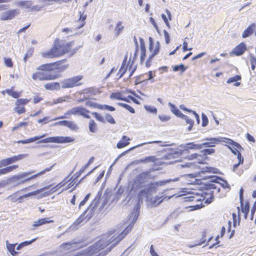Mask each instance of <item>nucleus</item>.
Masks as SVG:
<instances>
[{
  "label": "nucleus",
  "instance_id": "8",
  "mask_svg": "<svg viewBox=\"0 0 256 256\" xmlns=\"http://www.w3.org/2000/svg\"><path fill=\"white\" fill-rule=\"evenodd\" d=\"M66 60H63L52 63L42 64L38 67L36 70L45 72H50L54 70H58L60 71H63L68 67V65L65 64L61 66H60Z\"/></svg>",
  "mask_w": 256,
  "mask_h": 256
},
{
  "label": "nucleus",
  "instance_id": "52",
  "mask_svg": "<svg viewBox=\"0 0 256 256\" xmlns=\"http://www.w3.org/2000/svg\"><path fill=\"white\" fill-rule=\"evenodd\" d=\"M18 192L14 193L13 194L7 197L6 199L10 200L12 202H15L17 201V194Z\"/></svg>",
  "mask_w": 256,
  "mask_h": 256
},
{
  "label": "nucleus",
  "instance_id": "40",
  "mask_svg": "<svg viewBox=\"0 0 256 256\" xmlns=\"http://www.w3.org/2000/svg\"><path fill=\"white\" fill-rule=\"evenodd\" d=\"M146 110L150 112L152 114H156L157 113L158 110L157 108L155 107L152 106H150L145 105L144 106Z\"/></svg>",
  "mask_w": 256,
  "mask_h": 256
},
{
  "label": "nucleus",
  "instance_id": "18",
  "mask_svg": "<svg viewBox=\"0 0 256 256\" xmlns=\"http://www.w3.org/2000/svg\"><path fill=\"white\" fill-rule=\"evenodd\" d=\"M20 13L18 9L9 10L4 12L0 16V19L2 20H7L12 19Z\"/></svg>",
  "mask_w": 256,
  "mask_h": 256
},
{
  "label": "nucleus",
  "instance_id": "44",
  "mask_svg": "<svg viewBox=\"0 0 256 256\" xmlns=\"http://www.w3.org/2000/svg\"><path fill=\"white\" fill-rule=\"evenodd\" d=\"M241 80V76L240 75H236L233 77L229 78L228 80L226 81V82L228 84H230L234 82H236L239 80Z\"/></svg>",
  "mask_w": 256,
  "mask_h": 256
},
{
  "label": "nucleus",
  "instance_id": "41",
  "mask_svg": "<svg viewBox=\"0 0 256 256\" xmlns=\"http://www.w3.org/2000/svg\"><path fill=\"white\" fill-rule=\"evenodd\" d=\"M92 114L94 116V117L98 121L102 122L103 123L106 122L105 118L104 116H102L101 114H99L98 112H94L92 113Z\"/></svg>",
  "mask_w": 256,
  "mask_h": 256
},
{
  "label": "nucleus",
  "instance_id": "31",
  "mask_svg": "<svg viewBox=\"0 0 256 256\" xmlns=\"http://www.w3.org/2000/svg\"><path fill=\"white\" fill-rule=\"evenodd\" d=\"M242 206V212L244 214V218L246 219L248 218V214L250 211V206L248 202H246L244 206Z\"/></svg>",
  "mask_w": 256,
  "mask_h": 256
},
{
  "label": "nucleus",
  "instance_id": "27",
  "mask_svg": "<svg viewBox=\"0 0 256 256\" xmlns=\"http://www.w3.org/2000/svg\"><path fill=\"white\" fill-rule=\"evenodd\" d=\"M68 177L69 176H67L64 180H62V182L58 184L56 186L52 188L50 190V192L52 193H53L54 192H56L58 188H60L66 186V184L70 180V178L68 179Z\"/></svg>",
  "mask_w": 256,
  "mask_h": 256
},
{
  "label": "nucleus",
  "instance_id": "5",
  "mask_svg": "<svg viewBox=\"0 0 256 256\" xmlns=\"http://www.w3.org/2000/svg\"><path fill=\"white\" fill-rule=\"evenodd\" d=\"M100 198L99 194H97L95 198L90 203L87 209L84 211L83 214L74 222V224L76 226H79L84 220H89L94 214L96 208H97Z\"/></svg>",
  "mask_w": 256,
  "mask_h": 256
},
{
  "label": "nucleus",
  "instance_id": "36",
  "mask_svg": "<svg viewBox=\"0 0 256 256\" xmlns=\"http://www.w3.org/2000/svg\"><path fill=\"white\" fill-rule=\"evenodd\" d=\"M156 158L155 156H149L145 158H142L140 161L142 162H155Z\"/></svg>",
  "mask_w": 256,
  "mask_h": 256
},
{
  "label": "nucleus",
  "instance_id": "14",
  "mask_svg": "<svg viewBox=\"0 0 256 256\" xmlns=\"http://www.w3.org/2000/svg\"><path fill=\"white\" fill-rule=\"evenodd\" d=\"M223 140H224V142L231 145V146H228V147L234 155L238 156V153L240 152L239 150H243V148L238 142H236L230 139L224 138H223Z\"/></svg>",
  "mask_w": 256,
  "mask_h": 256
},
{
  "label": "nucleus",
  "instance_id": "43",
  "mask_svg": "<svg viewBox=\"0 0 256 256\" xmlns=\"http://www.w3.org/2000/svg\"><path fill=\"white\" fill-rule=\"evenodd\" d=\"M98 109L104 110H106L109 111L113 112L116 110V108L112 106H110L106 104L102 105L101 104L100 106H99Z\"/></svg>",
  "mask_w": 256,
  "mask_h": 256
},
{
  "label": "nucleus",
  "instance_id": "58",
  "mask_svg": "<svg viewBox=\"0 0 256 256\" xmlns=\"http://www.w3.org/2000/svg\"><path fill=\"white\" fill-rule=\"evenodd\" d=\"M4 64L8 67L12 68L13 66V62L10 58H6L4 59Z\"/></svg>",
  "mask_w": 256,
  "mask_h": 256
},
{
  "label": "nucleus",
  "instance_id": "12",
  "mask_svg": "<svg viewBox=\"0 0 256 256\" xmlns=\"http://www.w3.org/2000/svg\"><path fill=\"white\" fill-rule=\"evenodd\" d=\"M58 76L52 74L50 72H36L32 74V78L34 80H49L57 78Z\"/></svg>",
  "mask_w": 256,
  "mask_h": 256
},
{
  "label": "nucleus",
  "instance_id": "42",
  "mask_svg": "<svg viewBox=\"0 0 256 256\" xmlns=\"http://www.w3.org/2000/svg\"><path fill=\"white\" fill-rule=\"evenodd\" d=\"M110 98L111 99H116L118 100H121L122 99V96L120 92H112L110 96Z\"/></svg>",
  "mask_w": 256,
  "mask_h": 256
},
{
  "label": "nucleus",
  "instance_id": "46",
  "mask_svg": "<svg viewBox=\"0 0 256 256\" xmlns=\"http://www.w3.org/2000/svg\"><path fill=\"white\" fill-rule=\"evenodd\" d=\"M105 118L106 120L112 124H115L116 121L114 120V118L108 113H106L105 114Z\"/></svg>",
  "mask_w": 256,
  "mask_h": 256
},
{
  "label": "nucleus",
  "instance_id": "11",
  "mask_svg": "<svg viewBox=\"0 0 256 256\" xmlns=\"http://www.w3.org/2000/svg\"><path fill=\"white\" fill-rule=\"evenodd\" d=\"M74 139L70 136H52L42 139L38 142V144L40 143H68L73 142Z\"/></svg>",
  "mask_w": 256,
  "mask_h": 256
},
{
  "label": "nucleus",
  "instance_id": "62",
  "mask_svg": "<svg viewBox=\"0 0 256 256\" xmlns=\"http://www.w3.org/2000/svg\"><path fill=\"white\" fill-rule=\"evenodd\" d=\"M38 194H39L38 190H37L34 192H30L28 194H24V198H27L30 197L31 196L36 195Z\"/></svg>",
  "mask_w": 256,
  "mask_h": 256
},
{
  "label": "nucleus",
  "instance_id": "33",
  "mask_svg": "<svg viewBox=\"0 0 256 256\" xmlns=\"http://www.w3.org/2000/svg\"><path fill=\"white\" fill-rule=\"evenodd\" d=\"M84 94L90 93L92 94H96L99 92L98 89L94 87L88 88L84 90Z\"/></svg>",
  "mask_w": 256,
  "mask_h": 256
},
{
  "label": "nucleus",
  "instance_id": "38",
  "mask_svg": "<svg viewBox=\"0 0 256 256\" xmlns=\"http://www.w3.org/2000/svg\"><path fill=\"white\" fill-rule=\"evenodd\" d=\"M17 5L25 8H27L31 6L32 3L30 1H20L18 2Z\"/></svg>",
  "mask_w": 256,
  "mask_h": 256
},
{
  "label": "nucleus",
  "instance_id": "32",
  "mask_svg": "<svg viewBox=\"0 0 256 256\" xmlns=\"http://www.w3.org/2000/svg\"><path fill=\"white\" fill-rule=\"evenodd\" d=\"M124 28V26H122V22L120 21L118 22L115 28V31L116 32V34L117 36H118L120 34L123 30Z\"/></svg>",
  "mask_w": 256,
  "mask_h": 256
},
{
  "label": "nucleus",
  "instance_id": "15",
  "mask_svg": "<svg viewBox=\"0 0 256 256\" xmlns=\"http://www.w3.org/2000/svg\"><path fill=\"white\" fill-rule=\"evenodd\" d=\"M204 140L206 142L200 144L202 146V149L204 147H214L216 146V144H219L220 142H224V140H223V138H206Z\"/></svg>",
  "mask_w": 256,
  "mask_h": 256
},
{
  "label": "nucleus",
  "instance_id": "61",
  "mask_svg": "<svg viewBox=\"0 0 256 256\" xmlns=\"http://www.w3.org/2000/svg\"><path fill=\"white\" fill-rule=\"evenodd\" d=\"M158 118L162 122H167L170 118V117L167 115H159Z\"/></svg>",
  "mask_w": 256,
  "mask_h": 256
},
{
  "label": "nucleus",
  "instance_id": "26",
  "mask_svg": "<svg viewBox=\"0 0 256 256\" xmlns=\"http://www.w3.org/2000/svg\"><path fill=\"white\" fill-rule=\"evenodd\" d=\"M46 136V134H44L40 136H36L34 138H30L26 140H20L18 142V143H20L22 144H29L34 142L36 140H39L42 138H44Z\"/></svg>",
  "mask_w": 256,
  "mask_h": 256
},
{
  "label": "nucleus",
  "instance_id": "30",
  "mask_svg": "<svg viewBox=\"0 0 256 256\" xmlns=\"http://www.w3.org/2000/svg\"><path fill=\"white\" fill-rule=\"evenodd\" d=\"M89 130L91 132L95 133L97 131L96 124L93 120H91L89 122L88 124Z\"/></svg>",
  "mask_w": 256,
  "mask_h": 256
},
{
  "label": "nucleus",
  "instance_id": "45",
  "mask_svg": "<svg viewBox=\"0 0 256 256\" xmlns=\"http://www.w3.org/2000/svg\"><path fill=\"white\" fill-rule=\"evenodd\" d=\"M29 102V100L26 98H20L16 100V104L17 106H19L20 105H25Z\"/></svg>",
  "mask_w": 256,
  "mask_h": 256
},
{
  "label": "nucleus",
  "instance_id": "24",
  "mask_svg": "<svg viewBox=\"0 0 256 256\" xmlns=\"http://www.w3.org/2000/svg\"><path fill=\"white\" fill-rule=\"evenodd\" d=\"M44 88L48 90H59L60 89V84L58 82L48 83L44 85Z\"/></svg>",
  "mask_w": 256,
  "mask_h": 256
},
{
  "label": "nucleus",
  "instance_id": "55",
  "mask_svg": "<svg viewBox=\"0 0 256 256\" xmlns=\"http://www.w3.org/2000/svg\"><path fill=\"white\" fill-rule=\"evenodd\" d=\"M250 62L251 64V68L252 70H254L256 68L255 64H256V58L252 56H250Z\"/></svg>",
  "mask_w": 256,
  "mask_h": 256
},
{
  "label": "nucleus",
  "instance_id": "19",
  "mask_svg": "<svg viewBox=\"0 0 256 256\" xmlns=\"http://www.w3.org/2000/svg\"><path fill=\"white\" fill-rule=\"evenodd\" d=\"M246 50V44L244 42H241L232 50L230 54L236 56H240L243 54Z\"/></svg>",
  "mask_w": 256,
  "mask_h": 256
},
{
  "label": "nucleus",
  "instance_id": "59",
  "mask_svg": "<svg viewBox=\"0 0 256 256\" xmlns=\"http://www.w3.org/2000/svg\"><path fill=\"white\" fill-rule=\"evenodd\" d=\"M14 110L18 114L24 113L26 112V110L24 107H18V106L14 108Z\"/></svg>",
  "mask_w": 256,
  "mask_h": 256
},
{
  "label": "nucleus",
  "instance_id": "50",
  "mask_svg": "<svg viewBox=\"0 0 256 256\" xmlns=\"http://www.w3.org/2000/svg\"><path fill=\"white\" fill-rule=\"evenodd\" d=\"M219 179L223 182V183H220V186L222 187L224 189H228V190H230V187L228 182L222 178H220Z\"/></svg>",
  "mask_w": 256,
  "mask_h": 256
},
{
  "label": "nucleus",
  "instance_id": "56",
  "mask_svg": "<svg viewBox=\"0 0 256 256\" xmlns=\"http://www.w3.org/2000/svg\"><path fill=\"white\" fill-rule=\"evenodd\" d=\"M124 66L125 64H124V62H123L119 70V72H120V74L118 78H121L126 72V69L125 68Z\"/></svg>",
  "mask_w": 256,
  "mask_h": 256
},
{
  "label": "nucleus",
  "instance_id": "16",
  "mask_svg": "<svg viewBox=\"0 0 256 256\" xmlns=\"http://www.w3.org/2000/svg\"><path fill=\"white\" fill-rule=\"evenodd\" d=\"M148 40L150 42L149 50L152 52L150 58H153L159 52L160 43L158 41H157L156 44H154L153 39L152 37H149Z\"/></svg>",
  "mask_w": 256,
  "mask_h": 256
},
{
  "label": "nucleus",
  "instance_id": "54",
  "mask_svg": "<svg viewBox=\"0 0 256 256\" xmlns=\"http://www.w3.org/2000/svg\"><path fill=\"white\" fill-rule=\"evenodd\" d=\"M16 162L20 160H22L28 156V154H20L18 156H14Z\"/></svg>",
  "mask_w": 256,
  "mask_h": 256
},
{
  "label": "nucleus",
  "instance_id": "4",
  "mask_svg": "<svg viewBox=\"0 0 256 256\" xmlns=\"http://www.w3.org/2000/svg\"><path fill=\"white\" fill-rule=\"evenodd\" d=\"M53 166H52L48 168H46L45 170L32 176L30 175L34 173L33 171L22 172L10 178L9 180V182L10 184H13L14 186H16L28 182L32 179L36 178L38 176L44 174L46 172L50 171Z\"/></svg>",
  "mask_w": 256,
  "mask_h": 256
},
{
  "label": "nucleus",
  "instance_id": "17",
  "mask_svg": "<svg viewBox=\"0 0 256 256\" xmlns=\"http://www.w3.org/2000/svg\"><path fill=\"white\" fill-rule=\"evenodd\" d=\"M208 178L210 180V181L212 183L206 185V188L208 190L212 189L216 190L218 192H220V182H218V177L215 176H210Z\"/></svg>",
  "mask_w": 256,
  "mask_h": 256
},
{
  "label": "nucleus",
  "instance_id": "7",
  "mask_svg": "<svg viewBox=\"0 0 256 256\" xmlns=\"http://www.w3.org/2000/svg\"><path fill=\"white\" fill-rule=\"evenodd\" d=\"M202 146L200 144H194L193 142L187 144L184 147L183 150L177 149L173 150L171 152L168 154L166 156L168 159H172L178 158L186 154H188L190 150H201Z\"/></svg>",
  "mask_w": 256,
  "mask_h": 256
},
{
  "label": "nucleus",
  "instance_id": "35",
  "mask_svg": "<svg viewBox=\"0 0 256 256\" xmlns=\"http://www.w3.org/2000/svg\"><path fill=\"white\" fill-rule=\"evenodd\" d=\"M238 163L235 164L233 166V171L235 172L236 169L238 167L240 164H242L244 162V158L242 156L240 152H238Z\"/></svg>",
  "mask_w": 256,
  "mask_h": 256
},
{
  "label": "nucleus",
  "instance_id": "49",
  "mask_svg": "<svg viewBox=\"0 0 256 256\" xmlns=\"http://www.w3.org/2000/svg\"><path fill=\"white\" fill-rule=\"evenodd\" d=\"M215 152V150L213 148H206L201 151V152L203 154L204 156L208 154H212Z\"/></svg>",
  "mask_w": 256,
  "mask_h": 256
},
{
  "label": "nucleus",
  "instance_id": "64",
  "mask_svg": "<svg viewBox=\"0 0 256 256\" xmlns=\"http://www.w3.org/2000/svg\"><path fill=\"white\" fill-rule=\"evenodd\" d=\"M164 33L165 38L166 42V44H168L170 41L169 34L166 30H164Z\"/></svg>",
  "mask_w": 256,
  "mask_h": 256
},
{
  "label": "nucleus",
  "instance_id": "10",
  "mask_svg": "<svg viewBox=\"0 0 256 256\" xmlns=\"http://www.w3.org/2000/svg\"><path fill=\"white\" fill-rule=\"evenodd\" d=\"M214 191L210 190L208 193H206V196H210L209 197L204 198L202 196H199L196 194H192L191 196H186L184 198V200L185 202H201L202 200H205V204H210L214 200Z\"/></svg>",
  "mask_w": 256,
  "mask_h": 256
},
{
  "label": "nucleus",
  "instance_id": "22",
  "mask_svg": "<svg viewBox=\"0 0 256 256\" xmlns=\"http://www.w3.org/2000/svg\"><path fill=\"white\" fill-rule=\"evenodd\" d=\"M130 140V139L127 138L126 136H123L121 140L117 143L116 147L120 149L128 146L130 144L128 141Z\"/></svg>",
  "mask_w": 256,
  "mask_h": 256
},
{
  "label": "nucleus",
  "instance_id": "3",
  "mask_svg": "<svg viewBox=\"0 0 256 256\" xmlns=\"http://www.w3.org/2000/svg\"><path fill=\"white\" fill-rule=\"evenodd\" d=\"M73 45L74 42L65 44L63 40H56L53 47L48 51L42 53V55L45 58H58L68 52Z\"/></svg>",
  "mask_w": 256,
  "mask_h": 256
},
{
  "label": "nucleus",
  "instance_id": "13",
  "mask_svg": "<svg viewBox=\"0 0 256 256\" xmlns=\"http://www.w3.org/2000/svg\"><path fill=\"white\" fill-rule=\"evenodd\" d=\"M86 111V113H88L90 112L86 110L85 108L82 106H76L70 110H68L64 114V116H61L56 118H55L54 120H56L58 119H64L66 118V115H80L83 114L82 112Z\"/></svg>",
  "mask_w": 256,
  "mask_h": 256
},
{
  "label": "nucleus",
  "instance_id": "39",
  "mask_svg": "<svg viewBox=\"0 0 256 256\" xmlns=\"http://www.w3.org/2000/svg\"><path fill=\"white\" fill-rule=\"evenodd\" d=\"M5 92L9 96H12V98H16L20 96V94L16 92H14L11 89L6 90Z\"/></svg>",
  "mask_w": 256,
  "mask_h": 256
},
{
  "label": "nucleus",
  "instance_id": "47",
  "mask_svg": "<svg viewBox=\"0 0 256 256\" xmlns=\"http://www.w3.org/2000/svg\"><path fill=\"white\" fill-rule=\"evenodd\" d=\"M180 118L184 119L186 122L189 124H194V122L193 120L188 118L187 116L184 114H181Z\"/></svg>",
  "mask_w": 256,
  "mask_h": 256
},
{
  "label": "nucleus",
  "instance_id": "60",
  "mask_svg": "<svg viewBox=\"0 0 256 256\" xmlns=\"http://www.w3.org/2000/svg\"><path fill=\"white\" fill-rule=\"evenodd\" d=\"M90 164L88 162L80 171L76 174V178L79 177L84 170L88 168Z\"/></svg>",
  "mask_w": 256,
  "mask_h": 256
},
{
  "label": "nucleus",
  "instance_id": "23",
  "mask_svg": "<svg viewBox=\"0 0 256 256\" xmlns=\"http://www.w3.org/2000/svg\"><path fill=\"white\" fill-rule=\"evenodd\" d=\"M140 46L141 50V54H140V62L142 63L143 61L144 60L146 56V48L145 47L144 42L143 38H140Z\"/></svg>",
  "mask_w": 256,
  "mask_h": 256
},
{
  "label": "nucleus",
  "instance_id": "2",
  "mask_svg": "<svg viewBox=\"0 0 256 256\" xmlns=\"http://www.w3.org/2000/svg\"><path fill=\"white\" fill-rule=\"evenodd\" d=\"M178 178L174 179H168L166 180H160L156 182H151L146 189L141 190L138 193V203L142 202V198H146V201L150 202L152 206H156L161 204L164 198L162 196H156V198H152L153 194L156 192V188L158 186H162L172 182H176Z\"/></svg>",
  "mask_w": 256,
  "mask_h": 256
},
{
  "label": "nucleus",
  "instance_id": "63",
  "mask_svg": "<svg viewBox=\"0 0 256 256\" xmlns=\"http://www.w3.org/2000/svg\"><path fill=\"white\" fill-rule=\"evenodd\" d=\"M16 244H8V242H6V246L8 251L11 252L15 250Z\"/></svg>",
  "mask_w": 256,
  "mask_h": 256
},
{
  "label": "nucleus",
  "instance_id": "34",
  "mask_svg": "<svg viewBox=\"0 0 256 256\" xmlns=\"http://www.w3.org/2000/svg\"><path fill=\"white\" fill-rule=\"evenodd\" d=\"M187 68V67H186L183 64H180V65H176L173 66V70L174 72H178V70H180L181 72H184Z\"/></svg>",
  "mask_w": 256,
  "mask_h": 256
},
{
  "label": "nucleus",
  "instance_id": "9",
  "mask_svg": "<svg viewBox=\"0 0 256 256\" xmlns=\"http://www.w3.org/2000/svg\"><path fill=\"white\" fill-rule=\"evenodd\" d=\"M84 76L81 75L74 76L70 78H66L61 82L60 84L62 88H70L78 86L82 84L81 80Z\"/></svg>",
  "mask_w": 256,
  "mask_h": 256
},
{
  "label": "nucleus",
  "instance_id": "1",
  "mask_svg": "<svg viewBox=\"0 0 256 256\" xmlns=\"http://www.w3.org/2000/svg\"><path fill=\"white\" fill-rule=\"evenodd\" d=\"M134 212H132L130 217L132 218V221L130 226L122 232L120 233L116 230L104 234L102 238L94 245L88 248V254L89 256L94 254L98 252L109 244H111L110 248H108L110 251L112 248L115 246L125 236L131 231L132 225L135 223L139 216L138 206H136Z\"/></svg>",
  "mask_w": 256,
  "mask_h": 256
},
{
  "label": "nucleus",
  "instance_id": "51",
  "mask_svg": "<svg viewBox=\"0 0 256 256\" xmlns=\"http://www.w3.org/2000/svg\"><path fill=\"white\" fill-rule=\"evenodd\" d=\"M90 194H87L86 196L84 197V199L79 204V208L80 209L82 206H84L86 203L88 202V200H89L90 198Z\"/></svg>",
  "mask_w": 256,
  "mask_h": 256
},
{
  "label": "nucleus",
  "instance_id": "48",
  "mask_svg": "<svg viewBox=\"0 0 256 256\" xmlns=\"http://www.w3.org/2000/svg\"><path fill=\"white\" fill-rule=\"evenodd\" d=\"M67 127L69 128L70 130H78V127L76 124L72 121H68Z\"/></svg>",
  "mask_w": 256,
  "mask_h": 256
},
{
  "label": "nucleus",
  "instance_id": "37",
  "mask_svg": "<svg viewBox=\"0 0 256 256\" xmlns=\"http://www.w3.org/2000/svg\"><path fill=\"white\" fill-rule=\"evenodd\" d=\"M118 105L120 106H122V107L128 110L130 112H131L132 114L135 113V110H134V108H132V107H131L130 106H129L128 104L121 103V102H118Z\"/></svg>",
  "mask_w": 256,
  "mask_h": 256
},
{
  "label": "nucleus",
  "instance_id": "20",
  "mask_svg": "<svg viewBox=\"0 0 256 256\" xmlns=\"http://www.w3.org/2000/svg\"><path fill=\"white\" fill-rule=\"evenodd\" d=\"M256 28V24L252 23L250 25L242 32V37L246 38L252 36Z\"/></svg>",
  "mask_w": 256,
  "mask_h": 256
},
{
  "label": "nucleus",
  "instance_id": "57",
  "mask_svg": "<svg viewBox=\"0 0 256 256\" xmlns=\"http://www.w3.org/2000/svg\"><path fill=\"white\" fill-rule=\"evenodd\" d=\"M208 120L206 116L202 114V126H206L208 124Z\"/></svg>",
  "mask_w": 256,
  "mask_h": 256
},
{
  "label": "nucleus",
  "instance_id": "6",
  "mask_svg": "<svg viewBox=\"0 0 256 256\" xmlns=\"http://www.w3.org/2000/svg\"><path fill=\"white\" fill-rule=\"evenodd\" d=\"M150 172H146L138 174L134 180L131 186L130 192H135L142 188L146 189L148 184Z\"/></svg>",
  "mask_w": 256,
  "mask_h": 256
},
{
  "label": "nucleus",
  "instance_id": "21",
  "mask_svg": "<svg viewBox=\"0 0 256 256\" xmlns=\"http://www.w3.org/2000/svg\"><path fill=\"white\" fill-rule=\"evenodd\" d=\"M160 143H162V142L161 141H159V140H156V141L146 142H144V143H142V144H138V145H136V146H134L133 147L130 148L128 150H127L122 152L121 154H120L118 156L117 158V159H119V158H120V157H122L123 156L125 155L128 152H130L132 150H133L135 148H139L140 146H144V144H160Z\"/></svg>",
  "mask_w": 256,
  "mask_h": 256
},
{
  "label": "nucleus",
  "instance_id": "53",
  "mask_svg": "<svg viewBox=\"0 0 256 256\" xmlns=\"http://www.w3.org/2000/svg\"><path fill=\"white\" fill-rule=\"evenodd\" d=\"M86 104L87 106H89L90 107H93L94 108H98L99 106H100L101 104H97L96 102H91V101H88L86 102Z\"/></svg>",
  "mask_w": 256,
  "mask_h": 256
},
{
  "label": "nucleus",
  "instance_id": "25",
  "mask_svg": "<svg viewBox=\"0 0 256 256\" xmlns=\"http://www.w3.org/2000/svg\"><path fill=\"white\" fill-rule=\"evenodd\" d=\"M53 222L54 220H49L48 218H40L38 219L36 221L34 222L32 226L34 227H38L44 224H49Z\"/></svg>",
  "mask_w": 256,
  "mask_h": 256
},
{
  "label": "nucleus",
  "instance_id": "29",
  "mask_svg": "<svg viewBox=\"0 0 256 256\" xmlns=\"http://www.w3.org/2000/svg\"><path fill=\"white\" fill-rule=\"evenodd\" d=\"M168 105L170 106L172 112L176 116L180 117L181 114H182V113L175 106V105L172 103L170 102L168 103Z\"/></svg>",
  "mask_w": 256,
  "mask_h": 256
},
{
  "label": "nucleus",
  "instance_id": "28",
  "mask_svg": "<svg viewBox=\"0 0 256 256\" xmlns=\"http://www.w3.org/2000/svg\"><path fill=\"white\" fill-rule=\"evenodd\" d=\"M18 168V165H12L0 169V176L6 174Z\"/></svg>",
  "mask_w": 256,
  "mask_h": 256
}]
</instances>
